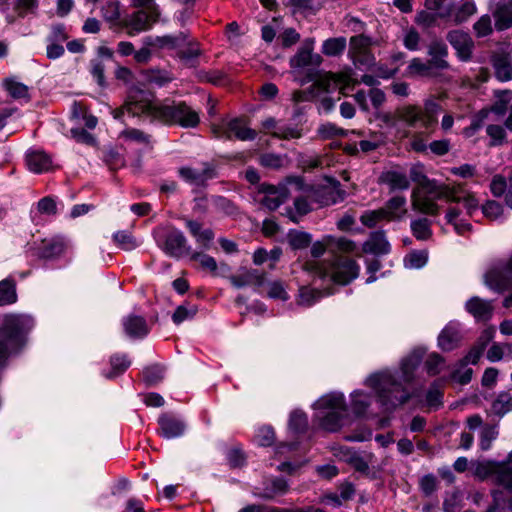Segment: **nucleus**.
<instances>
[{
  "instance_id": "obj_63",
  "label": "nucleus",
  "mask_w": 512,
  "mask_h": 512,
  "mask_svg": "<svg viewBox=\"0 0 512 512\" xmlns=\"http://www.w3.org/2000/svg\"><path fill=\"white\" fill-rule=\"evenodd\" d=\"M477 37H486L493 32L492 20L489 15L481 16L473 25Z\"/></svg>"
},
{
  "instance_id": "obj_41",
  "label": "nucleus",
  "mask_w": 512,
  "mask_h": 512,
  "mask_svg": "<svg viewBox=\"0 0 512 512\" xmlns=\"http://www.w3.org/2000/svg\"><path fill=\"white\" fill-rule=\"evenodd\" d=\"M441 110L440 104L435 99H427L424 108H421L422 127L430 128L437 123V114Z\"/></svg>"
},
{
  "instance_id": "obj_29",
  "label": "nucleus",
  "mask_w": 512,
  "mask_h": 512,
  "mask_svg": "<svg viewBox=\"0 0 512 512\" xmlns=\"http://www.w3.org/2000/svg\"><path fill=\"white\" fill-rule=\"evenodd\" d=\"M436 198L444 199L448 202L459 203L462 196H465L464 184L462 183H438L436 191Z\"/></svg>"
},
{
  "instance_id": "obj_28",
  "label": "nucleus",
  "mask_w": 512,
  "mask_h": 512,
  "mask_svg": "<svg viewBox=\"0 0 512 512\" xmlns=\"http://www.w3.org/2000/svg\"><path fill=\"white\" fill-rule=\"evenodd\" d=\"M410 179L418 185V190L422 189L427 194H435L438 182L429 179L425 174V168L422 164H415L410 168Z\"/></svg>"
},
{
  "instance_id": "obj_40",
  "label": "nucleus",
  "mask_w": 512,
  "mask_h": 512,
  "mask_svg": "<svg viewBox=\"0 0 512 512\" xmlns=\"http://www.w3.org/2000/svg\"><path fill=\"white\" fill-rule=\"evenodd\" d=\"M355 249V242L348 238L328 236V252L334 257L338 256V253H351Z\"/></svg>"
},
{
  "instance_id": "obj_48",
  "label": "nucleus",
  "mask_w": 512,
  "mask_h": 512,
  "mask_svg": "<svg viewBox=\"0 0 512 512\" xmlns=\"http://www.w3.org/2000/svg\"><path fill=\"white\" fill-rule=\"evenodd\" d=\"M287 239L290 247L293 250L307 248L312 241V237L309 233L298 230L289 231V233L287 234Z\"/></svg>"
},
{
  "instance_id": "obj_34",
  "label": "nucleus",
  "mask_w": 512,
  "mask_h": 512,
  "mask_svg": "<svg viewBox=\"0 0 512 512\" xmlns=\"http://www.w3.org/2000/svg\"><path fill=\"white\" fill-rule=\"evenodd\" d=\"M187 38L188 34L186 32H179L177 35L156 37L151 45L160 49L178 50L185 46Z\"/></svg>"
},
{
  "instance_id": "obj_7",
  "label": "nucleus",
  "mask_w": 512,
  "mask_h": 512,
  "mask_svg": "<svg viewBox=\"0 0 512 512\" xmlns=\"http://www.w3.org/2000/svg\"><path fill=\"white\" fill-rule=\"evenodd\" d=\"M358 263L345 256H335L330 265V275L334 283L347 285L359 276Z\"/></svg>"
},
{
  "instance_id": "obj_64",
  "label": "nucleus",
  "mask_w": 512,
  "mask_h": 512,
  "mask_svg": "<svg viewBox=\"0 0 512 512\" xmlns=\"http://www.w3.org/2000/svg\"><path fill=\"white\" fill-rule=\"evenodd\" d=\"M317 132L322 139H331L334 137H343L346 135V131L344 129L337 127L333 123H326L321 125Z\"/></svg>"
},
{
  "instance_id": "obj_39",
  "label": "nucleus",
  "mask_w": 512,
  "mask_h": 512,
  "mask_svg": "<svg viewBox=\"0 0 512 512\" xmlns=\"http://www.w3.org/2000/svg\"><path fill=\"white\" fill-rule=\"evenodd\" d=\"M432 221L426 217H420L411 221L412 235L420 241L429 240L432 237Z\"/></svg>"
},
{
  "instance_id": "obj_32",
  "label": "nucleus",
  "mask_w": 512,
  "mask_h": 512,
  "mask_svg": "<svg viewBox=\"0 0 512 512\" xmlns=\"http://www.w3.org/2000/svg\"><path fill=\"white\" fill-rule=\"evenodd\" d=\"M189 232L196 241L205 249L210 247L211 241L214 239V232L212 229H203L202 224L198 221L186 219L185 221Z\"/></svg>"
},
{
  "instance_id": "obj_33",
  "label": "nucleus",
  "mask_w": 512,
  "mask_h": 512,
  "mask_svg": "<svg viewBox=\"0 0 512 512\" xmlns=\"http://www.w3.org/2000/svg\"><path fill=\"white\" fill-rule=\"evenodd\" d=\"M379 180L381 183L388 185L391 191L406 190L410 186L409 178L400 171L390 170L383 172Z\"/></svg>"
},
{
  "instance_id": "obj_36",
  "label": "nucleus",
  "mask_w": 512,
  "mask_h": 512,
  "mask_svg": "<svg viewBox=\"0 0 512 512\" xmlns=\"http://www.w3.org/2000/svg\"><path fill=\"white\" fill-rule=\"evenodd\" d=\"M406 199L403 196L390 198L382 209L387 213V221L400 220L407 213L405 209Z\"/></svg>"
},
{
  "instance_id": "obj_61",
  "label": "nucleus",
  "mask_w": 512,
  "mask_h": 512,
  "mask_svg": "<svg viewBox=\"0 0 512 512\" xmlns=\"http://www.w3.org/2000/svg\"><path fill=\"white\" fill-rule=\"evenodd\" d=\"M192 261H198L203 270H207L212 274H216L217 272V262L216 260L204 253L194 252L191 254Z\"/></svg>"
},
{
  "instance_id": "obj_55",
  "label": "nucleus",
  "mask_w": 512,
  "mask_h": 512,
  "mask_svg": "<svg viewBox=\"0 0 512 512\" xmlns=\"http://www.w3.org/2000/svg\"><path fill=\"white\" fill-rule=\"evenodd\" d=\"M5 87L14 99H26L30 100V96L28 93V87L23 83L8 79L5 81Z\"/></svg>"
},
{
  "instance_id": "obj_30",
  "label": "nucleus",
  "mask_w": 512,
  "mask_h": 512,
  "mask_svg": "<svg viewBox=\"0 0 512 512\" xmlns=\"http://www.w3.org/2000/svg\"><path fill=\"white\" fill-rule=\"evenodd\" d=\"M123 327L125 333L131 338H142L149 333L146 320L137 315L128 316L123 322Z\"/></svg>"
},
{
  "instance_id": "obj_47",
  "label": "nucleus",
  "mask_w": 512,
  "mask_h": 512,
  "mask_svg": "<svg viewBox=\"0 0 512 512\" xmlns=\"http://www.w3.org/2000/svg\"><path fill=\"white\" fill-rule=\"evenodd\" d=\"M491 410L497 416H503L512 411V394L501 392L493 401Z\"/></svg>"
},
{
  "instance_id": "obj_3",
  "label": "nucleus",
  "mask_w": 512,
  "mask_h": 512,
  "mask_svg": "<svg viewBox=\"0 0 512 512\" xmlns=\"http://www.w3.org/2000/svg\"><path fill=\"white\" fill-rule=\"evenodd\" d=\"M318 410L316 419L319 427L327 432H337L343 426L347 406L342 394H327L314 403Z\"/></svg>"
},
{
  "instance_id": "obj_27",
  "label": "nucleus",
  "mask_w": 512,
  "mask_h": 512,
  "mask_svg": "<svg viewBox=\"0 0 512 512\" xmlns=\"http://www.w3.org/2000/svg\"><path fill=\"white\" fill-rule=\"evenodd\" d=\"M495 27L499 31L512 27V0H501L493 12Z\"/></svg>"
},
{
  "instance_id": "obj_22",
  "label": "nucleus",
  "mask_w": 512,
  "mask_h": 512,
  "mask_svg": "<svg viewBox=\"0 0 512 512\" xmlns=\"http://www.w3.org/2000/svg\"><path fill=\"white\" fill-rule=\"evenodd\" d=\"M466 310L478 321H488L493 315L492 301L480 297H472L466 302Z\"/></svg>"
},
{
  "instance_id": "obj_62",
  "label": "nucleus",
  "mask_w": 512,
  "mask_h": 512,
  "mask_svg": "<svg viewBox=\"0 0 512 512\" xmlns=\"http://www.w3.org/2000/svg\"><path fill=\"white\" fill-rule=\"evenodd\" d=\"M487 135L491 138L490 146H498L504 143L506 139L505 126L491 124L486 128Z\"/></svg>"
},
{
  "instance_id": "obj_54",
  "label": "nucleus",
  "mask_w": 512,
  "mask_h": 512,
  "mask_svg": "<svg viewBox=\"0 0 512 512\" xmlns=\"http://www.w3.org/2000/svg\"><path fill=\"white\" fill-rule=\"evenodd\" d=\"M143 380L148 386L158 384L164 377V368L160 365H151L143 370Z\"/></svg>"
},
{
  "instance_id": "obj_43",
  "label": "nucleus",
  "mask_w": 512,
  "mask_h": 512,
  "mask_svg": "<svg viewBox=\"0 0 512 512\" xmlns=\"http://www.w3.org/2000/svg\"><path fill=\"white\" fill-rule=\"evenodd\" d=\"M398 116L400 121L405 122L408 126L414 127L417 122L422 124L421 108L416 105H406L398 108Z\"/></svg>"
},
{
  "instance_id": "obj_56",
  "label": "nucleus",
  "mask_w": 512,
  "mask_h": 512,
  "mask_svg": "<svg viewBox=\"0 0 512 512\" xmlns=\"http://www.w3.org/2000/svg\"><path fill=\"white\" fill-rule=\"evenodd\" d=\"M309 80L314 81V87L324 92H328L330 90L331 85L334 83V73L318 72L314 75H309Z\"/></svg>"
},
{
  "instance_id": "obj_26",
  "label": "nucleus",
  "mask_w": 512,
  "mask_h": 512,
  "mask_svg": "<svg viewBox=\"0 0 512 512\" xmlns=\"http://www.w3.org/2000/svg\"><path fill=\"white\" fill-rule=\"evenodd\" d=\"M495 102L490 106L489 109H482L480 115L482 118H486L489 112L494 113L497 116H503L508 110V105L512 101L511 90H495L494 91Z\"/></svg>"
},
{
  "instance_id": "obj_46",
  "label": "nucleus",
  "mask_w": 512,
  "mask_h": 512,
  "mask_svg": "<svg viewBox=\"0 0 512 512\" xmlns=\"http://www.w3.org/2000/svg\"><path fill=\"white\" fill-rule=\"evenodd\" d=\"M346 48V39L344 37L329 38L323 42L322 53L329 57L341 55Z\"/></svg>"
},
{
  "instance_id": "obj_21",
  "label": "nucleus",
  "mask_w": 512,
  "mask_h": 512,
  "mask_svg": "<svg viewBox=\"0 0 512 512\" xmlns=\"http://www.w3.org/2000/svg\"><path fill=\"white\" fill-rule=\"evenodd\" d=\"M160 434L165 438L181 436L186 428L185 423L169 414H162L158 419Z\"/></svg>"
},
{
  "instance_id": "obj_10",
  "label": "nucleus",
  "mask_w": 512,
  "mask_h": 512,
  "mask_svg": "<svg viewBox=\"0 0 512 512\" xmlns=\"http://www.w3.org/2000/svg\"><path fill=\"white\" fill-rule=\"evenodd\" d=\"M157 7L152 9H140L122 21V26L129 29L130 35L149 29L159 18Z\"/></svg>"
},
{
  "instance_id": "obj_8",
  "label": "nucleus",
  "mask_w": 512,
  "mask_h": 512,
  "mask_svg": "<svg viewBox=\"0 0 512 512\" xmlns=\"http://www.w3.org/2000/svg\"><path fill=\"white\" fill-rule=\"evenodd\" d=\"M372 40L360 34L350 38L349 55L355 65L369 67L374 64L375 58L371 52Z\"/></svg>"
},
{
  "instance_id": "obj_23",
  "label": "nucleus",
  "mask_w": 512,
  "mask_h": 512,
  "mask_svg": "<svg viewBox=\"0 0 512 512\" xmlns=\"http://www.w3.org/2000/svg\"><path fill=\"white\" fill-rule=\"evenodd\" d=\"M362 250L364 253L374 255H385L390 252V244L385 237L384 231H376L371 233L369 238L363 243Z\"/></svg>"
},
{
  "instance_id": "obj_50",
  "label": "nucleus",
  "mask_w": 512,
  "mask_h": 512,
  "mask_svg": "<svg viewBox=\"0 0 512 512\" xmlns=\"http://www.w3.org/2000/svg\"><path fill=\"white\" fill-rule=\"evenodd\" d=\"M443 386L440 381L433 382L426 394V402L429 407L439 408L443 402Z\"/></svg>"
},
{
  "instance_id": "obj_51",
  "label": "nucleus",
  "mask_w": 512,
  "mask_h": 512,
  "mask_svg": "<svg viewBox=\"0 0 512 512\" xmlns=\"http://www.w3.org/2000/svg\"><path fill=\"white\" fill-rule=\"evenodd\" d=\"M371 404V399L363 392L352 394L351 409L356 416H363Z\"/></svg>"
},
{
  "instance_id": "obj_57",
  "label": "nucleus",
  "mask_w": 512,
  "mask_h": 512,
  "mask_svg": "<svg viewBox=\"0 0 512 512\" xmlns=\"http://www.w3.org/2000/svg\"><path fill=\"white\" fill-rule=\"evenodd\" d=\"M212 202L215 208L225 215L232 216L238 212L235 203L224 196H214Z\"/></svg>"
},
{
  "instance_id": "obj_1",
  "label": "nucleus",
  "mask_w": 512,
  "mask_h": 512,
  "mask_svg": "<svg viewBox=\"0 0 512 512\" xmlns=\"http://www.w3.org/2000/svg\"><path fill=\"white\" fill-rule=\"evenodd\" d=\"M33 327L32 317L25 314H5L0 324V370L6 366L9 357L18 352L26 342V336Z\"/></svg>"
},
{
  "instance_id": "obj_37",
  "label": "nucleus",
  "mask_w": 512,
  "mask_h": 512,
  "mask_svg": "<svg viewBox=\"0 0 512 512\" xmlns=\"http://www.w3.org/2000/svg\"><path fill=\"white\" fill-rule=\"evenodd\" d=\"M317 201L323 205L328 206L342 201L345 197V191L340 189V182L334 181V186L331 188H323L317 192Z\"/></svg>"
},
{
  "instance_id": "obj_5",
  "label": "nucleus",
  "mask_w": 512,
  "mask_h": 512,
  "mask_svg": "<svg viewBox=\"0 0 512 512\" xmlns=\"http://www.w3.org/2000/svg\"><path fill=\"white\" fill-rule=\"evenodd\" d=\"M154 117L166 124L183 128H195L200 123L199 113L183 101L158 106Z\"/></svg>"
},
{
  "instance_id": "obj_25",
  "label": "nucleus",
  "mask_w": 512,
  "mask_h": 512,
  "mask_svg": "<svg viewBox=\"0 0 512 512\" xmlns=\"http://www.w3.org/2000/svg\"><path fill=\"white\" fill-rule=\"evenodd\" d=\"M332 293V289L321 290L310 286H301L298 290L296 303L298 306L308 308L318 302L325 295H331Z\"/></svg>"
},
{
  "instance_id": "obj_6",
  "label": "nucleus",
  "mask_w": 512,
  "mask_h": 512,
  "mask_svg": "<svg viewBox=\"0 0 512 512\" xmlns=\"http://www.w3.org/2000/svg\"><path fill=\"white\" fill-rule=\"evenodd\" d=\"M485 283L496 291H504L512 287V255L491 266L485 274Z\"/></svg>"
},
{
  "instance_id": "obj_16",
  "label": "nucleus",
  "mask_w": 512,
  "mask_h": 512,
  "mask_svg": "<svg viewBox=\"0 0 512 512\" xmlns=\"http://www.w3.org/2000/svg\"><path fill=\"white\" fill-rule=\"evenodd\" d=\"M260 192L264 194L261 204L273 211L283 204L288 198V189L286 186H274L270 184H262Z\"/></svg>"
},
{
  "instance_id": "obj_59",
  "label": "nucleus",
  "mask_w": 512,
  "mask_h": 512,
  "mask_svg": "<svg viewBox=\"0 0 512 512\" xmlns=\"http://www.w3.org/2000/svg\"><path fill=\"white\" fill-rule=\"evenodd\" d=\"M120 137L126 141H132L139 144L148 145L150 143V135L144 133L142 130L135 128H127L123 130Z\"/></svg>"
},
{
  "instance_id": "obj_24",
  "label": "nucleus",
  "mask_w": 512,
  "mask_h": 512,
  "mask_svg": "<svg viewBox=\"0 0 512 512\" xmlns=\"http://www.w3.org/2000/svg\"><path fill=\"white\" fill-rule=\"evenodd\" d=\"M491 63L498 80L502 82L512 80V59L508 53L494 54Z\"/></svg>"
},
{
  "instance_id": "obj_15",
  "label": "nucleus",
  "mask_w": 512,
  "mask_h": 512,
  "mask_svg": "<svg viewBox=\"0 0 512 512\" xmlns=\"http://www.w3.org/2000/svg\"><path fill=\"white\" fill-rule=\"evenodd\" d=\"M323 59L321 55L313 53V42H305L297 53L290 59L292 68L318 67Z\"/></svg>"
},
{
  "instance_id": "obj_11",
  "label": "nucleus",
  "mask_w": 512,
  "mask_h": 512,
  "mask_svg": "<svg viewBox=\"0 0 512 512\" xmlns=\"http://www.w3.org/2000/svg\"><path fill=\"white\" fill-rule=\"evenodd\" d=\"M158 107L152 105L148 94L142 90H131L127 100L125 101V109L127 113L132 116H140L142 114H151L154 116V111Z\"/></svg>"
},
{
  "instance_id": "obj_20",
  "label": "nucleus",
  "mask_w": 512,
  "mask_h": 512,
  "mask_svg": "<svg viewBox=\"0 0 512 512\" xmlns=\"http://www.w3.org/2000/svg\"><path fill=\"white\" fill-rule=\"evenodd\" d=\"M462 340L460 327L456 323H449L438 336V345L443 351L456 349Z\"/></svg>"
},
{
  "instance_id": "obj_17",
  "label": "nucleus",
  "mask_w": 512,
  "mask_h": 512,
  "mask_svg": "<svg viewBox=\"0 0 512 512\" xmlns=\"http://www.w3.org/2000/svg\"><path fill=\"white\" fill-rule=\"evenodd\" d=\"M163 249L168 255L176 258L188 255L191 250L186 237L179 230H172L167 234Z\"/></svg>"
},
{
  "instance_id": "obj_49",
  "label": "nucleus",
  "mask_w": 512,
  "mask_h": 512,
  "mask_svg": "<svg viewBox=\"0 0 512 512\" xmlns=\"http://www.w3.org/2000/svg\"><path fill=\"white\" fill-rule=\"evenodd\" d=\"M102 17L112 25L120 24V4L118 1H109L101 8ZM122 24V21H121Z\"/></svg>"
},
{
  "instance_id": "obj_38",
  "label": "nucleus",
  "mask_w": 512,
  "mask_h": 512,
  "mask_svg": "<svg viewBox=\"0 0 512 512\" xmlns=\"http://www.w3.org/2000/svg\"><path fill=\"white\" fill-rule=\"evenodd\" d=\"M27 165L34 173H43L50 170L51 158L44 152L36 151L27 155Z\"/></svg>"
},
{
  "instance_id": "obj_2",
  "label": "nucleus",
  "mask_w": 512,
  "mask_h": 512,
  "mask_svg": "<svg viewBox=\"0 0 512 512\" xmlns=\"http://www.w3.org/2000/svg\"><path fill=\"white\" fill-rule=\"evenodd\" d=\"M426 54L428 60L422 61L420 58H413L408 66L411 74L421 77H438L442 72L451 68L448 61V47L439 37L432 38L426 44Z\"/></svg>"
},
{
  "instance_id": "obj_4",
  "label": "nucleus",
  "mask_w": 512,
  "mask_h": 512,
  "mask_svg": "<svg viewBox=\"0 0 512 512\" xmlns=\"http://www.w3.org/2000/svg\"><path fill=\"white\" fill-rule=\"evenodd\" d=\"M370 382L377 389L380 404L388 412L395 410L410 399L408 391L391 375H376L370 378Z\"/></svg>"
},
{
  "instance_id": "obj_12",
  "label": "nucleus",
  "mask_w": 512,
  "mask_h": 512,
  "mask_svg": "<svg viewBox=\"0 0 512 512\" xmlns=\"http://www.w3.org/2000/svg\"><path fill=\"white\" fill-rule=\"evenodd\" d=\"M447 41L456 51L461 61H469L472 58L474 41L471 36L462 30H452L447 33Z\"/></svg>"
},
{
  "instance_id": "obj_19",
  "label": "nucleus",
  "mask_w": 512,
  "mask_h": 512,
  "mask_svg": "<svg viewBox=\"0 0 512 512\" xmlns=\"http://www.w3.org/2000/svg\"><path fill=\"white\" fill-rule=\"evenodd\" d=\"M263 484V489L254 492V495L264 500H272L277 496L286 494L289 490L287 480L282 477L271 478Z\"/></svg>"
},
{
  "instance_id": "obj_31",
  "label": "nucleus",
  "mask_w": 512,
  "mask_h": 512,
  "mask_svg": "<svg viewBox=\"0 0 512 512\" xmlns=\"http://www.w3.org/2000/svg\"><path fill=\"white\" fill-rule=\"evenodd\" d=\"M229 279L236 288H242L247 285L262 286L265 281V273H261L256 269H250L240 275H233Z\"/></svg>"
},
{
  "instance_id": "obj_44",
  "label": "nucleus",
  "mask_w": 512,
  "mask_h": 512,
  "mask_svg": "<svg viewBox=\"0 0 512 512\" xmlns=\"http://www.w3.org/2000/svg\"><path fill=\"white\" fill-rule=\"evenodd\" d=\"M64 248V243L58 240L43 242V245L38 249L37 256L46 260L53 259L60 256Z\"/></svg>"
},
{
  "instance_id": "obj_52",
  "label": "nucleus",
  "mask_w": 512,
  "mask_h": 512,
  "mask_svg": "<svg viewBox=\"0 0 512 512\" xmlns=\"http://www.w3.org/2000/svg\"><path fill=\"white\" fill-rule=\"evenodd\" d=\"M381 221H387V213L382 208L365 211L360 216V222L368 228L375 227Z\"/></svg>"
},
{
  "instance_id": "obj_53",
  "label": "nucleus",
  "mask_w": 512,
  "mask_h": 512,
  "mask_svg": "<svg viewBox=\"0 0 512 512\" xmlns=\"http://www.w3.org/2000/svg\"><path fill=\"white\" fill-rule=\"evenodd\" d=\"M13 11L17 17L24 18L34 14L38 8V0H13Z\"/></svg>"
},
{
  "instance_id": "obj_35",
  "label": "nucleus",
  "mask_w": 512,
  "mask_h": 512,
  "mask_svg": "<svg viewBox=\"0 0 512 512\" xmlns=\"http://www.w3.org/2000/svg\"><path fill=\"white\" fill-rule=\"evenodd\" d=\"M202 51L199 47V43L195 40H186V44L183 48L178 49L177 56L187 66L194 67L197 64V59L201 55Z\"/></svg>"
},
{
  "instance_id": "obj_58",
  "label": "nucleus",
  "mask_w": 512,
  "mask_h": 512,
  "mask_svg": "<svg viewBox=\"0 0 512 512\" xmlns=\"http://www.w3.org/2000/svg\"><path fill=\"white\" fill-rule=\"evenodd\" d=\"M289 426L297 433L305 432L308 427L307 415L299 410L293 411L290 415Z\"/></svg>"
},
{
  "instance_id": "obj_18",
  "label": "nucleus",
  "mask_w": 512,
  "mask_h": 512,
  "mask_svg": "<svg viewBox=\"0 0 512 512\" xmlns=\"http://www.w3.org/2000/svg\"><path fill=\"white\" fill-rule=\"evenodd\" d=\"M265 133L282 140L298 139L301 137V130L297 127L279 125L273 117H268L262 122Z\"/></svg>"
},
{
  "instance_id": "obj_45",
  "label": "nucleus",
  "mask_w": 512,
  "mask_h": 512,
  "mask_svg": "<svg viewBox=\"0 0 512 512\" xmlns=\"http://www.w3.org/2000/svg\"><path fill=\"white\" fill-rule=\"evenodd\" d=\"M131 361L126 355H113L110 358L111 370L105 374L106 378L113 379L123 374L130 366Z\"/></svg>"
},
{
  "instance_id": "obj_14",
  "label": "nucleus",
  "mask_w": 512,
  "mask_h": 512,
  "mask_svg": "<svg viewBox=\"0 0 512 512\" xmlns=\"http://www.w3.org/2000/svg\"><path fill=\"white\" fill-rule=\"evenodd\" d=\"M436 194H421L418 189H414L411 195V206L414 211L419 213L437 216L440 212V206L437 204Z\"/></svg>"
},
{
  "instance_id": "obj_60",
  "label": "nucleus",
  "mask_w": 512,
  "mask_h": 512,
  "mask_svg": "<svg viewBox=\"0 0 512 512\" xmlns=\"http://www.w3.org/2000/svg\"><path fill=\"white\" fill-rule=\"evenodd\" d=\"M476 13V5L472 0H463L455 13V22L462 23Z\"/></svg>"
},
{
  "instance_id": "obj_42",
  "label": "nucleus",
  "mask_w": 512,
  "mask_h": 512,
  "mask_svg": "<svg viewBox=\"0 0 512 512\" xmlns=\"http://www.w3.org/2000/svg\"><path fill=\"white\" fill-rule=\"evenodd\" d=\"M16 301V281L11 277L0 281V306L10 305Z\"/></svg>"
},
{
  "instance_id": "obj_9",
  "label": "nucleus",
  "mask_w": 512,
  "mask_h": 512,
  "mask_svg": "<svg viewBox=\"0 0 512 512\" xmlns=\"http://www.w3.org/2000/svg\"><path fill=\"white\" fill-rule=\"evenodd\" d=\"M213 133L218 138L231 140L235 137L240 141H251L257 136V132L248 127L244 118L231 119L224 128H214Z\"/></svg>"
},
{
  "instance_id": "obj_13",
  "label": "nucleus",
  "mask_w": 512,
  "mask_h": 512,
  "mask_svg": "<svg viewBox=\"0 0 512 512\" xmlns=\"http://www.w3.org/2000/svg\"><path fill=\"white\" fill-rule=\"evenodd\" d=\"M179 175L190 184L205 187L207 181L217 176L216 167L213 163H203L201 171L193 169L191 167H181L179 169Z\"/></svg>"
}]
</instances>
